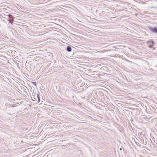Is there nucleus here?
<instances>
[{
    "mask_svg": "<svg viewBox=\"0 0 157 157\" xmlns=\"http://www.w3.org/2000/svg\"><path fill=\"white\" fill-rule=\"evenodd\" d=\"M147 43H148L150 44H154V42L153 41H148Z\"/></svg>",
    "mask_w": 157,
    "mask_h": 157,
    "instance_id": "7ed1b4c3",
    "label": "nucleus"
},
{
    "mask_svg": "<svg viewBox=\"0 0 157 157\" xmlns=\"http://www.w3.org/2000/svg\"><path fill=\"white\" fill-rule=\"evenodd\" d=\"M150 30L152 32L155 33H157V28L155 27L154 28H149Z\"/></svg>",
    "mask_w": 157,
    "mask_h": 157,
    "instance_id": "f257e3e1",
    "label": "nucleus"
},
{
    "mask_svg": "<svg viewBox=\"0 0 157 157\" xmlns=\"http://www.w3.org/2000/svg\"><path fill=\"white\" fill-rule=\"evenodd\" d=\"M67 51L70 52L71 51L72 49L70 47L68 46L67 48Z\"/></svg>",
    "mask_w": 157,
    "mask_h": 157,
    "instance_id": "f03ea898",
    "label": "nucleus"
},
{
    "mask_svg": "<svg viewBox=\"0 0 157 157\" xmlns=\"http://www.w3.org/2000/svg\"><path fill=\"white\" fill-rule=\"evenodd\" d=\"M37 97L38 98V101L39 102L40 101V99L37 96Z\"/></svg>",
    "mask_w": 157,
    "mask_h": 157,
    "instance_id": "39448f33",
    "label": "nucleus"
},
{
    "mask_svg": "<svg viewBox=\"0 0 157 157\" xmlns=\"http://www.w3.org/2000/svg\"><path fill=\"white\" fill-rule=\"evenodd\" d=\"M152 46L151 45H150L149 46V48H151V47H152Z\"/></svg>",
    "mask_w": 157,
    "mask_h": 157,
    "instance_id": "20e7f679",
    "label": "nucleus"
},
{
    "mask_svg": "<svg viewBox=\"0 0 157 157\" xmlns=\"http://www.w3.org/2000/svg\"><path fill=\"white\" fill-rule=\"evenodd\" d=\"M120 150H121V148H120Z\"/></svg>",
    "mask_w": 157,
    "mask_h": 157,
    "instance_id": "423d86ee",
    "label": "nucleus"
}]
</instances>
